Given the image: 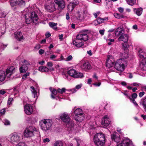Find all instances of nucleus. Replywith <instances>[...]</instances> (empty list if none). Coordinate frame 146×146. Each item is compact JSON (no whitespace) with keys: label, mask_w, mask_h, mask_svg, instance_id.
Wrapping results in <instances>:
<instances>
[{"label":"nucleus","mask_w":146,"mask_h":146,"mask_svg":"<svg viewBox=\"0 0 146 146\" xmlns=\"http://www.w3.org/2000/svg\"><path fill=\"white\" fill-rule=\"evenodd\" d=\"M13 100V99L12 98H9L8 101V103L10 104L11 103V102Z\"/></svg>","instance_id":"obj_51"},{"label":"nucleus","mask_w":146,"mask_h":146,"mask_svg":"<svg viewBox=\"0 0 146 146\" xmlns=\"http://www.w3.org/2000/svg\"><path fill=\"white\" fill-rule=\"evenodd\" d=\"M82 86V84H79V85H76V86L75 88L73 89V90H72L74 91V92H76V91L75 90L76 89H80L81 88Z\"/></svg>","instance_id":"obj_38"},{"label":"nucleus","mask_w":146,"mask_h":146,"mask_svg":"<svg viewBox=\"0 0 146 146\" xmlns=\"http://www.w3.org/2000/svg\"><path fill=\"white\" fill-rule=\"evenodd\" d=\"M5 93V91L4 90H0V94L3 95Z\"/></svg>","instance_id":"obj_55"},{"label":"nucleus","mask_w":146,"mask_h":146,"mask_svg":"<svg viewBox=\"0 0 146 146\" xmlns=\"http://www.w3.org/2000/svg\"><path fill=\"white\" fill-rule=\"evenodd\" d=\"M49 26L55 30H57V28L56 27L57 24L53 22H50L49 23Z\"/></svg>","instance_id":"obj_29"},{"label":"nucleus","mask_w":146,"mask_h":146,"mask_svg":"<svg viewBox=\"0 0 146 146\" xmlns=\"http://www.w3.org/2000/svg\"><path fill=\"white\" fill-rule=\"evenodd\" d=\"M43 141L44 143L48 142L50 141V140L48 138H46L43 140Z\"/></svg>","instance_id":"obj_56"},{"label":"nucleus","mask_w":146,"mask_h":146,"mask_svg":"<svg viewBox=\"0 0 146 146\" xmlns=\"http://www.w3.org/2000/svg\"><path fill=\"white\" fill-rule=\"evenodd\" d=\"M5 74L4 71H0V82H2L5 79Z\"/></svg>","instance_id":"obj_25"},{"label":"nucleus","mask_w":146,"mask_h":146,"mask_svg":"<svg viewBox=\"0 0 146 146\" xmlns=\"http://www.w3.org/2000/svg\"><path fill=\"white\" fill-rule=\"evenodd\" d=\"M87 30H83L77 35L75 40L73 42V44L77 48H80L84 45L83 42H79L78 40H80L85 41L88 40V36L87 35Z\"/></svg>","instance_id":"obj_1"},{"label":"nucleus","mask_w":146,"mask_h":146,"mask_svg":"<svg viewBox=\"0 0 146 146\" xmlns=\"http://www.w3.org/2000/svg\"><path fill=\"white\" fill-rule=\"evenodd\" d=\"M114 17L120 19L123 17V15H120L119 13H114Z\"/></svg>","instance_id":"obj_33"},{"label":"nucleus","mask_w":146,"mask_h":146,"mask_svg":"<svg viewBox=\"0 0 146 146\" xmlns=\"http://www.w3.org/2000/svg\"><path fill=\"white\" fill-rule=\"evenodd\" d=\"M87 53L90 56H91L92 54V51L91 50L87 51Z\"/></svg>","instance_id":"obj_63"},{"label":"nucleus","mask_w":146,"mask_h":146,"mask_svg":"<svg viewBox=\"0 0 146 146\" xmlns=\"http://www.w3.org/2000/svg\"><path fill=\"white\" fill-rule=\"evenodd\" d=\"M17 86H15L13 88L14 92L16 94L19 93V92L17 89Z\"/></svg>","instance_id":"obj_40"},{"label":"nucleus","mask_w":146,"mask_h":146,"mask_svg":"<svg viewBox=\"0 0 146 146\" xmlns=\"http://www.w3.org/2000/svg\"><path fill=\"white\" fill-rule=\"evenodd\" d=\"M15 37L18 40L20 41L23 38L22 33L20 32H16L14 33Z\"/></svg>","instance_id":"obj_22"},{"label":"nucleus","mask_w":146,"mask_h":146,"mask_svg":"<svg viewBox=\"0 0 146 146\" xmlns=\"http://www.w3.org/2000/svg\"><path fill=\"white\" fill-rule=\"evenodd\" d=\"M5 109H3L0 111V113L2 115H4L5 113Z\"/></svg>","instance_id":"obj_53"},{"label":"nucleus","mask_w":146,"mask_h":146,"mask_svg":"<svg viewBox=\"0 0 146 146\" xmlns=\"http://www.w3.org/2000/svg\"><path fill=\"white\" fill-rule=\"evenodd\" d=\"M60 118L62 121L67 123L68 130L70 131H71L73 129L74 124L73 122L70 120V116L68 114L66 113H63L62 114Z\"/></svg>","instance_id":"obj_3"},{"label":"nucleus","mask_w":146,"mask_h":146,"mask_svg":"<svg viewBox=\"0 0 146 146\" xmlns=\"http://www.w3.org/2000/svg\"><path fill=\"white\" fill-rule=\"evenodd\" d=\"M144 92H142L139 93V96L140 97H142L145 94Z\"/></svg>","instance_id":"obj_52"},{"label":"nucleus","mask_w":146,"mask_h":146,"mask_svg":"<svg viewBox=\"0 0 146 146\" xmlns=\"http://www.w3.org/2000/svg\"><path fill=\"white\" fill-rule=\"evenodd\" d=\"M54 146H63V143L60 141H56L54 144Z\"/></svg>","instance_id":"obj_31"},{"label":"nucleus","mask_w":146,"mask_h":146,"mask_svg":"<svg viewBox=\"0 0 146 146\" xmlns=\"http://www.w3.org/2000/svg\"><path fill=\"white\" fill-rule=\"evenodd\" d=\"M15 68L14 67L11 66L8 67L6 70V76L8 77H10L12 74L15 72Z\"/></svg>","instance_id":"obj_15"},{"label":"nucleus","mask_w":146,"mask_h":146,"mask_svg":"<svg viewBox=\"0 0 146 146\" xmlns=\"http://www.w3.org/2000/svg\"><path fill=\"white\" fill-rule=\"evenodd\" d=\"M141 117L143 118L144 119H146V115H141Z\"/></svg>","instance_id":"obj_64"},{"label":"nucleus","mask_w":146,"mask_h":146,"mask_svg":"<svg viewBox=\"0 0 146 146\" xmlns=\"http://www.w3.org/2000/svg\"><path fill=\"white\" fill-rule=\"evenodd\" d=\"M76 15V16H77L78 18H80V11H78Z\"/></svg>","instance_id":"obj_58"},{"label":"nucleus","mask_w":146,"mask_h":146,"mask_svg":"<svg viewBox=\"0 0 146 146\" xmlns=\"http://www.w3.org/2000/svg\"><path fill=\"white\" fill-rule=\"evenodd\" d=\"M54 2L58 6V8L63 9L65 8V2L64 0H54Z\"/></svg>","instance_id":"obj_14"},{"label":"nucleus","mask_w":146,"mask_h":146,"mask_svg":"<svg viewBox=\"0 0 146 146\" xmlns=\"http://www.w3.org/2000/svg\"><path fill=\"white\" fill-rule=\"evenodd\" d=\"M114 62L115 61L112 56H108L106 63V67L109 68L112 67L113 65Z\"/></svg>","instance_id":"obj_10"},{"label":"nucleus","mask_w":146,"mask_h":146,"mask_svg":"<svg viewBox=\"0 0 146 146\" xmlns=\"http://www.w3.org/2000/svg\"><path fill=\"white\" fill-rule=\"evenodd\" d=\"M121 146H132V141L128 138H125L123 139L122 142L120 143Z\"/></svg>","instance_id":"obj_13"},{"label":"nucleus","mask_w":146,"mask_h":146,"mask_svg":"<svg viewBox=\"0 0 146 146\" xmlns=\"http://www.w3.org/2000/svg\"><path fill=\"white\" fill-rule=\"evenodd\" d=\"M94 141L97 145L103 146L105 142V135L101 133H97L94 136Z\"/></svg>","instance_id":"obj_4"},{"label":"nucleus","mask_w":146,"mask_h":146,"mask_svg":"<svg viewBox=\"0 0 146 146\" xmlns=\"http://www.w3.org/2000/svg\"><path fill=\"white\" fill-rule=\"evenodd\" d=\"M66 89L64 88H62V89H60L58 88L57 89L58 92L60 94H62L63 93H64L65 92Z\"/></svg>","instance_id":"obj_35"},{"label":"nucleus","mask_w":146,"mask_h":146,"mask_svg":"<svg viewBox=\"0 0 146 146\" xmlns=\"http://www.w3.org/2000/svg\"><path fill=\"white\" fill-rule=\"evenodd\" d=\"M126 62L122 59L118 60L115 64V68L117 70L122 71L124 69V64Z\"/></svg>","instance_id":"obj_7"},{"label":"nucleus","mask_w":146,"mask_h":146,"mask_svg":"<svg viewBox=\"0 0 146 146\" xmlns=\"http://www.w3.org/2000/svg\"><path fill=\"white\" fill-rule=\"evenodd\" d=\"M51 88H50V89L52 92V94H53L54 95H56L58 92L57 90H57L55 89H53L51 91Z\"/></svg>","instance_id":"obj_37"},{"label":"nucleus","mask_w":146,"mask_h":146,"mask_svg":"<svg viewBox=\"0 0 146 146\" xmlns=\"http://www.w3.org/2000/svg\"><path fill=\"white\" fill-rule=\"evenodd\" d=\"M71 6L72 9H73L74 8V5L72 4H69L68 6V9L70 8V7Z\"/></svg>","instance_id":"obj_54"},{"label":"nucleus","mask_w":146,"mask_h":146,"mask_svg":"<svg viewBox=\"0 0 146 146\" xmlns=\"http://www.w3.org/2000/svg\"><path fill=\"white\" fill-rule=\"evenodd\" d=\"M52 124V121L47 119L41 120L40 123L42 129L46 132L50 129Z\"/></svg>","instance_id":"obj_5"},{"label":"nucleus","mask_w":146,"mask_h":146,"mask_svg":"<svg viewBox=\"0 0 146 146\" xmlns=\"http://www.w3.org/2000/svg\"><path fill=\"white\" fill-rule=\"evenodd\" d=\"M137 95L136 93H134L132 95V99H134L136 98L137 97Z\"/></svg>","instance_id":"obj_44"},{"label":"nucleus","mask_w":146,"mask_h":146,"mask_svg":"<svg viewBox=\"0 0 146 146\" xmlns=\"http://www.w3.org/2000/svg\"><path fill=\"white\" fill-rule=\"evenodd\" d=\"M38 52L40 54L42 55L44 53V51L43 49H40L39 50Z\"/></svg>","instance_id":"obj_49"},{"label":"nucleus","mask_w":146,"mask_h":146,"mask_svg":"<svg viewBox=\"0 0 146 146\" xmlns=\"http://www.w3.org/2000/svg\"><path fill=\"white\" fill-rule=\"evenodd\" d=\"M139 56L141 58H144L142 60L141 66L142 69L143 70H146V53L143 52L141 49L139 51Z\"/></svg>","instance_id":"obj_6"},{"label":"nucleus","mask_w":146,"mask_h":146,"mask_svg":"<svg viewBox=\"0 0 146 146\" xmlns=\"http://www.w3.org/2000/svg\"><path fill=\"white\" fill-rule=\"evenodd\" d=\"M47 65L49 67H51L53 66V63L52 62H47Z\"/></svg>","instance_id":"obj_47"},{"label":"nucleus","mask_w":146,"mask_h":146,"mask_svg":"<svg viewBox=\"0 0 146 146\" xmlns=\"http://www.w3.org/2000/svg\"><path fill=\"white\" fill-rule=\"evenodd\" d=\"M123 48L125 50L127 49V45L126 44H122Z\"/></svg>","instance_id":"obj_43"},{"label":"nucleus","mask_w":146,"mask_h":146,"mask_svg":"<svg viewBox=\"0 0 146 146\" xmlns=\"http://www.w3.org/2000/svg\"><path fill=\"white\" fill-rule=\"evenodd\" d=\"M18 2H19V3H18V5L20 6H24L25 5V2L23 0H20Z\"/></svg>","instance_id":"obj_36"},{"label":"nucleus","mask_w":146,"mask_h":146,"mask_svg":"<svg viewBox=\"0 0 146 146\" xmlns=\"http://www.w3.org/2000/svg\"><path fill=\"white\" fill-rule=\"evenodd\" d=\"M92 82V80L91 79H89L88 80V84H91Z\"/></svg>","instance_id":"obj_62"},{"label":"nucleus","mask_w":146,"mask_h":146,"mask_svg":"<svg viewBox=\"0 0 146 146\" xmlns=\"http://www.w3.org/2000/svg\"><path fill=\"white\" fill-rule=\"evenodd\" d=\"M109 119V118L107 117V115H105L102 119V124L105 126H108L110 123Z\"/></svg>","instance_id":"obj_17"},{"label":"nucleus","mask_w":146,"mask_h":146,"mask_svg":"<svg viewBox=\"0 0 146 146\" xmlns=\"http://www.w3.org/2000/svg\"><path fill=\"white\" fill-rule=\"evenodd\" d=\"M39 70L42 72H47L48 71L49 69L46 67L42 66L39 67Z\"/></svg>","instance_id":"obj_26"},{"label":"nucleus","mask_w":146,"mask_h":146,"mask_svg":"<svg viewBox=\"0 0 146 146\" xmlns=\"http://www.w3.org/2000/svg\"><path fill=\"white\" fill-rule=\"evenodd\" d=\"M81 68L83 70L87 71L91 68V66L90 63L88 62H85L82 64L81 66Z\"/></svg>","instance_id":"obj_20"},{"label":"nucleus","mask_w":146,"mask_h":146,"mask_svg":"<svg viewBox=\"0 0 146 146\" xmlns=\"http://www.w3.org/2000/svg\"><path fill=\"white\" fill-rule=\"evenodd\" d=\"M19 2L15 1V0H11V6L14 7L18 5Z\"/></svg>","instance_id":"obj_32"},{"label":"nucleus","mask_w":146,"mask_h":146,"mask_svg":"<svg viewBox=\"0 0 146 146\" xmlns=\"http://www.w3.org/2000/svg\"><path fill=\"white\" fill-rule=\"evenodd\" d=\"M84 114H80L79 115L76 116L74 117V118L77 121L79 122H81L84 119Z\"/></svg>","instance_id":"obj_23"},{"label":"nucleus","mask_w":146,"mask_h":146,"mask_svg":"<svg viewBox=\"0 0 146 146\" xmlns=\"http://www.w3.org/2000/svg\"><path fill=\"white\" fill-rule=\"evenodd\" d=\"M108 18L107 17H105L104 18H101L100 17H98L97 19V21L98 23L99 24H100L102 23H103L104 21H106V20H108Z\"/></svg>","instance_id":"obj_27"},{"label":"nucleus","mask_w":146,"mask_h":146,"mask_svg":"<svg viewBox=\"0 0 146 146\" xmlns=\"http://www.w3.org/2000/svg\"><path fill=\"white\" fill-rule=\"evenodd\" d=\"M142 105L144 108L145 109V111H146V103L145 102H144L142 104Z\"/></svg>","instance_id":"obj_57"},{"label":"nucleus","mask_w":146,"mask_h":146,"mask_svg":"<svg viewBox=\"0 0 146 146\" xmlns=\"http://www.w3.org/2000/svg\"><path fill=\"white\" fill-rule=\"evenodd\" d=\"M124 33V31L121 27L117 28L114 32L115 35L117 36H121L123 35Z\"/></svg>","instance_id":"obj_19"},{"label":"nucleus","mask_w":146,"mask_h":146,"mask_svg":"<svg viewBox=\"0 0 146 146\" xmlns=\"http://www.w3.org/2000/svg\"><path fill=\"white\" fill-rule=\"evenodd\" d=\"M127 3L130 5H133L136 2V0H126Z\"/></svg>","instance_id":"obj_30"},{"label":"nucleus","mask_w":146,"mask_h":146,"mask_svg":"<svg viewBox=\"0 0 146 146\" xmlns=\"http://www.w3.org/2000/svg\"><path fill=\"white\" fill-rule=\"evenodd\" d=\"M66 18L67 20H68L70 19L69 14L68 13H67L66 14Z\"/></svg>","instance_id":"obj_61"},{"label":"nucleus","mask_w":146,"mask_h":146,"mask_svg":"<svg viewBox=\"0 0 146 146\" xmlns=\"http://www.w3.org/2000/svg\"><path fill=\"white\" fill-rule=\"evenodd\" d=\"M26 23L27 24H29L31 23L32 21L31 17L29 18H26L25 19Z\"/></svg>","instance_id":"obj_39"},{"label":"nucleus","mask_w":146,"mask_h":146,"mask_svg":"<svg viewBox=\"0 0 146 146\" xmlns=\"http://www.w3.org/2000/svg\"><path fill=\"white\" fill-rule=\"evenodd\" d=\"M56 56L54 54H52L50 57V59L53 60V59H55L56 58Z\"/></svg>","instance_id":"obj_46"},{"label":"nucleus","mask_w":146,"mask_h":146,"mask_svg":"<svg viewBox=\"0 0 146 146\" xmlns=\"http://www.w3.org/2000/svg\"><path fill=\"white\" fill-rule=\"evenodd\" d=\"M16 146H25V143L24 142L19 143Z\"/></svg>","instance_id":"obj_48"},{"label":"nucleus","mask_w":146,"mask_h":146,"mask_svg":"<svg viewBox=\"0 0 146 146\" xmlns=\"http://www.w3.org/2000/svg\"><path fill=\"white\" fill-rule=\"evenodd\" d=\"M63 34L59 35L58 36L60 40H63Z\"/></svg>","instance_id":"obj_50"},{"label":"nucleus","mask_w":146,"mask_h":146,"mask_svg":"<svg viewBox=\"0 0 146 146\" xmlns=\"http://www.w3.org/2000/svg\"><path fill=\"white\" fill-rule=\"evenodd\" d=\"M30 17L33 22L35 24H37L38 19V16L35 12H32L30 15Z\"/></svg>","instance_id":"obj_16"},{"label":"nucleus","mask_w":146,"mask_h":146,"mask_svg":"<svg viewBox=\"0 0 146 146\" xmlns=\"http://www.w3.org/2000/svg\"><path fill=\"white\" fill-rule=\"evenodd\" d=\"M74 117L84 114L82 109L80 108L76 109L74 111Z\"/></svg>","instance_id":"obj_24"},{"label":"nucleus","mask_w":146,"mask_h":146,"mask_svg":"<svg viewBox=\"0 0 146 146\" xmlns=\"http://www.w3.org/2000/svg\"><path fill=\"white\" fill-rule=\"evenodd\" d=\"M111 138L112 140L117 143H118L120 141L119 135L118 133L116 132L112 135Z\"/></svg>","instance_id":"obj_21"},{"label":"nucleus","mask_w":146,"mask_h":146,"mask_svg":"<svg viewBox=\"0 0 146 146\" xmlns=\"http://www.w3.org/2000/svg\"><path fill=\"white\" fill-rule=\"evenodd\" d=\"M45 36L46 38H48L50 36L51 34L50 33H48L45 34Z\"/></svg>","instance_id":"obj_60"},{"label":"nucleus","mask_w":146,"mask_h":146,"mask_svg":"<svg viewBox=\"0 0 146 146\" xmlns=\"http://www.w3.org/2000/svg\"><path fill=\"white\" fill-rule=\"evenodd\" d=\"M104 31L105 30H100L99 31V33L101 35H103L104 33Z\"/></svg>","instance_id":"obj_59"},{"label":"nucleus","mask_w":146,"mask_h":146,"mask_svg":"<svg viewBox=\"0 0 146 146\" xmlns=\"http://www.w3.org/2000/svg\"><path fill=\"white\" fill-rule=\"evenodd\" d=\"M23 65L19 68L20 73H23L25 72L28 70L27 65L30 64V63L26 60H24L23 62Z\"/></svg>","instance_id":"obj_9"},{"label":"nucleus","mask_w":146,"mask_h":146,"mask_svg":"<svg viewBox=\"0 0 146 146\" xmlns=\"http://www.w3.org/2000/svg\"><path fill=\"white\" fill-rule=\"evenodd\" d=\"M68 73L70 76L75 78H81L83 77V74L81 72H77L74 69H71L68 72Z\"/></svg>","instance_id":"obj_8"},{"label":"nucleus","mask_w":146,"mask_h":146,"mask_svg":"<svg viewBox=\"0 0 146 146\" xmlns=\"http://www.w3.org/2000/svg\"><path fill=\"white\" fill-rule=\"evenodd\" d=\"M24 135L25 137L30 138L36 135L39 136L40 133L39 131L34 126H30L27 127L24 132Z\"/></svg>","instance_id":"obj_2"},{"label":"nucleus","mask_w":146,"mask_h":146,"mask_svg":"<svg viewBox=\"0 0 146 146\" xmlns=\"http://www.w3.org/2000/svg\"><path fill=\"white\" fill-rule=\"evenodd\" d=\"M73 58L72 56L71 55H70L68 56L67 58L65 60L66 61H69L72 60Z\"/></svg>","instance_id":"obj_41"},{"label":"nucleus","mask_w":146,"mask_h":146,"mask_svg":"<svg viewBox=\"0 0 146 146\" xmlns=\"http://www.w3.org/2000/svg\"><path fill=\"white\" fill-rule=\"evenodd\" d=\"M129 39V37L126 34L120 36L118 39L119 41H123L125 43H127Z\"/></svg>","instance_id":"obj_18"},{"label":"nucleus","mask_w":146,"mask_h":146,"mask_svg":"<svg viewBox=\"0 0 146 146\" xmlns=\"http://www.w3.org/2000/svg\"><path fill=\"white\" fill-rule=\"evenodd\" d=\"M4 123L5 125H9L10 124V122L8 120L5 119L4 120Z\"/></svg>","instance_id":"obj_45"},{"label":"nucleus","mask_w":146,"mask_h":146,"mask_svg":"<svg viewBox=\"0 0 146 146\" xmlns=\"http://www.w3.org/2000/svg\"><path fill=\"white\" fill-rule=\"evenodd\" d=\"M31 91L33 95L34 98H35L37 97V92L36 91L34 87L32 86L31 87Z\"/></svg>","instance_id":"obj_28"},{"label":"nucleus","mask_w":146,"mask_h":146,"mask_svg":"<svg viewBox=\"0 0 146 146\" xmlns=\"http://www.w3.org/2000/svg\"><path fill=\"white\" fill-rule=\"evenodd\" d=\"M134 12L138 16H140L142 13V10H134Z\"/></svg>","instance_id":"obj_34"},{"label":"nucleus","mask_w":146,"mask_h":146,"mask_svg":"<svg viewBox=\"0 0 146 146\" xmlns=\"http://www.w3.org/2000/svg\"><path fill=\"white\" fill-rule=\"evenodd\" d=\"M11 142L12 143H17L20 139V136L16 133H13L9 136Z\"/></svg>","instance_id":"obj_11"},{"label":"nucleus","mask_w":146,"mask_h":146,"mask_svg":"<svg viewBox=\"0 0 146 146\" xmlns=\"http://www.w3.org/2000/svg\"><path fill=\"white\" fill-rule=\"evenodd\" d=\"M24 111L27 115H30L33 112L32 107L29 104H26L24 107Z\"/></svg>","instance_id":"obj_12"},{"label":"nucleus","mask_w":146,"mask_h":146,"mask_svg":"<svg viewBox=\"0 0 146 146\" xmlns=\"http://www.w3.org/2000/svg\"><path fill=\"white\" fill-rule=\"evenodd\" d=\"M129 98L130 99V100L132 102L135 104L137 105V104L135 100L134 99H132L129 96H128Z\"/></svg>","instance_id":"obj_42"}]
</instances>
